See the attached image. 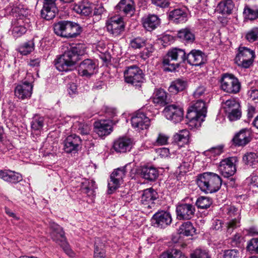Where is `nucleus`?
I'll list each match as a JSON object with an SVG mask.
<instances>
[{
    "label": "nucleus",
    "mask_w": 258,
    "mask_h": 258,
    "mask_svg": "<svg viewBox=\"0 0 258 258\" xmlns=\"http://www.w3.org/2000/svg\"><path fill=\"white\" fill-rule=\"evenodd\" d=\"M86 47L82 44L71 46L62 54L56 56L53 64L59 72L71 71L80 59V56L86 53Z\"/></svg>",
    "instance_id": "1"
},
{
    "label": "nucleus",
    "mask_w": 258,
    "mask_h": 258,
    "mask_svg": "<svg viewBox=\"0 0 258 258\" xmlns=\"http://www.w3.org/2000/svg\"><path fill=\"white\" fill-rule=\"evenodd\" d=\"M187 54L185 50L173 47L168 50L166 55L163 59V65L164 70L172 72L178 68L180 64L186 60Z\"/></svg>",
    "instance_id": "2"
},
{
    "label": "nucleus",
    "mask_w": 258,
    "mask_h": 258,
    "mask_svg": "<svg viewBox=\"0 0 258 258\" xmlns=\"http://www.w3.org/2000/svg\"><path fill=\"white\" fill-rule=\"evenodd\" d=\"M207 113L205 102L203 99L197 100L189 107L186 114L189 125L191 127H199L204 121Z\"/></svg>",
    "instance_id": "3"
},
{
    "label": "nucleus",
    "mask_w": 258,
    "mask_h": 258,
    "mask_svg": "<svg viewBox=\"0 0 258 258\" xmlns=\"http://www.w3.org/2000/svg\"><path fill=\"white\" fill-rule=\"evenodd\" d=\"M49 228L50 235L53 241L59 244L67 255L73 257L75 254L67 241L64 232L62 228L54 222H50Z\"/></svg>",
    "instance_id": "4"
},
{
    "label": "nucleus",
    "mask_w": 258,
    "mask_h": 258,
    "mask_svg": "<svg viewBox=\"0 0 258 258\" xmlns=\"http://www.w3.org/2000/svg\"><path fill=\"white\" fill-rule=\"evenodd\" d=\"M124 77L126 83L132 85L139 90L142 88L145 81L142 70L135 65L126 68L124 72Z\"/></svg>",
    "instance_id": "5"
},
{
    "label": "nucleus",
    "mask_w": 258,
    "mask_h": 258,
    "mask_svg": "<svg viewBox=\"0 0 258 258\" xmlns=\"http://www.w3.org/2000/svg\"><path fill=\"white\" fill-rule=\"evenodd\" d=\"M158 198L157 192L153 188L145 189L141 197L140 210L143 213L148 214L156 209L155 201Z\"/></svg>",
    "instance_id": "6"
},
{
    "label": "nucleus",
    "mask_w": 258,
    "mask_h": 258,
    "mask_svg": "<svg viewBox=\"0 0 258 258\" xmlns=\"http://www.w3.org/2000/svg\"><path fill=\"white\" fill-rule=\"evenodd\" d=\"M255 57L254 50L247 47L239 46L234 61L238 66L248 69L252 66Z\"/></svg>",
    "instance_id": "7"
},
{
    "label": "nucleus",
    "mask_w": 258,
    "mask_h": 258,
    "mask_svg": "<svg viewBox=\"0 0 258 258\" xmlns=\"http://www.w3.org/2000/svg\"><path fill=\"white\" fill-rule=\"evenodd\" d=\"M34 78L31 73H27L25 80L17 85L14 90L15 96L19 99L24 100L31 97L33 91Z\"/></svg>",
    "instance_id": "8"
},
{
    "label": "nucleus",
    "mask_w": 258,
    "mask_h": 258,
    "mask_svg": "<svg viewBox=\"0 0 258 258\" xmlns=\"http://www.w3.org/2000/svg\"><path fill=\"white\" fill-rule=\"evenodd\" d=\"M221 89L228 93L236 94L239 92L241 83L239 80L232 74L228 73L222 75L220 79Z\"/></svg>",
    "instance_id": "9"
},
{
    "label": "nucleus",
    "mask_w": 258,
    "mask_h": 258,
    "mask_svg": "<svg viewBox=\"0 0 258 258\" xmlns=\"http://www.w3.org/2000/svg\"><path fill=\"white\" fill-rule=\"evenodd\" d=\"M108 33L113 37H117L123 32L125 24L122 17L114 16L109 18L106 22Z\"/></svg>",
    "instance_id": "10"
},
{
    "label": "nucleus",
    "mask_w": 258,
    "mask_h": 258,
    "mask_svg": "<svg viewBox=\"0 0 258 258\" xmlns=\"http://www.w3.org/2000/svg\"><path fill=\"white\" fill-rule=\"evenodd\" d=\"M222 106L230 120H236L241 117L240 104L236 99L230 98L223 102Z\"/></svg>",
    "instance_id": "11"
},
{
    "label": "nucleus",
    "mask_w": 258,
    "mask_h": 258,
    "mask_svg": "<svg viewBox=\"0 0 258 258\" xmlns=\"http://www.w3.org/2000/svg\"><path fill=\"white\" fill-rule=\"evenodd\" d=\"M172 221L170 213L163 210L158 211L151 218L152 225L160 229L166 228L171 224Z\"/></svg>",
    "instance_id": "12"
},
{
    "label": "nucleus",
    "mask_w": 258,
    "mask_h": 258,
    "mask_svg": "<svg viewBox=\"0 0 258 258\" xmlns=\"http://www.w3.org/2000/svg\"><path fill=\"white\" fill-rule=\"evenodd\" d=\"M222 178H197V183L206 193L217 191L222 184Z\"/></svg>",
    "instance_id": "13"
},
{
    "label": "nucleus",
    "mask_w": 258,
    "mask_h": 258,
    "mask_svg": "<svg viewBox=\"0 0 258 258\" xmlns=\"http://www.w3.org/2000/svg\"><path fill=\"white\" fill-rule=\"evenodd\" d=\"M166 118L174 123L180 122L183 117V109L181 106L176 104L167 105L164 109Z\"/></svg>",
    "instance_id": "14"
},
{
    "label": "nucleus",
    "mask_w": 258,
    "mask_h": 258,
    "mask_svg": "<svg viewBox=\"0 0 258 258\" xmlns=\"http://www.w3.org/2000/svg\"><path fill=\"white\" fill-rule=\"evenodd\" d=\"M131 123L137 131L146 130L150 125V119L143 111L138 110L132 117Z\"/></svg>",
    "instance_id": "15"
},
{
    "label": "nucleus",
    "mask_w": 258,
    "mask_h": 258,
    "mask_svg": "<svg viewBox=\"0 0 258 258\" xmlns=\"http://www.w3.org/2000/svg\"><path fill=\"white\" fill-rule=\"evenodd\" d=\"M224 210L228 216V218H231L227 222V230L229 233H231L233 230L240 226V215L239 210L233 206H228L224 208Z\"/></svg>",
    "instance_id": "16"
},
{
    "label": "nucleus",
    "mask_w": 258,
    "mask_h": 258,
    "mask_svg": "<svg viewBox=\"0 0 258 258\" xmlns=\"http://www.w3.org/2000/svg\"><path fill=\"white\" fill-rule=\"evenodd\" d=\"M195 206L191 204L183 203L176 206V217L179 220H188L194 217L195 213Z\"/></svg>",
    "instance_id": "17"
},
{
    "label": "nucleus",
    "mask_w": 258,
    "mask_h": 258,
    "mask_svg": "<svg viewBox=\"0 0 258 258\" xmlns=\"http://www.w3.org/2000/svg\"><path fill=\"white\" fill-rule=\"evenodd\" d=\"M134 144L132 139L127 137H119L113 142L112 149L117 153H125L131 150Z\"/></svg>",
    "instance_id": "18"
},
{
    "label": "nucleus",
    "mask_w": 258,
    "mask_h": 258,
    "mask_svg": "<svg viewBox=\"0 0 258 258\" xmlns=\"http://www.w3.org/2000/svg\"><path fill=\"white\" fill-rule=\"evenodd\" d=\"M82 140L75 134L68 136L64 141L63 149L66 153H76L81 148Z\"/></svg>",
    "instance_id": "19"
},
{
    "label": "nucleus",
    "mask_w": 258,
    "mask_h": 258,
    "mask_svg": "<svg viewBox=\"0 0 258 258\" xmlns=\"http://www.w3.org/2000/svg\"><path fill=\"white\" fill-rule=\"evenodd\" d=\"M97 67V64L95 60L85 59L80 63L78 73L82 77L90 78L95 74Z\"/></svg>",
    "instance_id": "20"
},
{
    "label": "nucleus",
    "mask_w": 258,
    "mask_h": 258,
    "mask_svg": "<svg viewBox=\"0 0 258 258\" xmlns=\"http://www.w3.org/2000/svg\"><path fill=\"white\" fill-rule=\"evenodd\" d=\"M236 159L234 157L224 159L220 162L219 170L224 177H230L235 173L236 169L234 162Z\"/></svg>",
    "instance_id": "21"
},
{
    "label": "nucleus",
    "mask_w": 258,
    "mask_h": 258,
    "mask_svg": "<svg viewBox=\"0 0 258 258\" xmlns=\"http://www.w3.org/2000/svg\"><path fill=\"white\" fill-rule=\"evenodd\" d=\"M110 119H101L94 122L95 132L99 137L108 136L112 131V122Z\"/></svg>",
    "instance_id": "22"
},
{
    "label": "nucleus",
    "mask_w": 258,
    "mask_h": 258,
    "mask_svg": "<svg viewBox=\"0 0 258 258\" xmlns=\"http://www.w3.org/2000/svg\"><path fill=\"white\" fill-rule=\"evenodd\" d=\"M186 61L189 64L199 66L207 62V56L201 50L192 49L186 56Z\"/></svg>",
    "instance_id": "23"
},
{
    "label": "nucleus",
    "mask_w": 258,
    "mask_h": 258,
    "mask_svg": "<svg viewBox=\"0 0 258 258\" xmlns=\"http://www.w3.org/2000/svg\"><path fill=\"white\" fill-rule=\"evenodd\" d=\"M152 99L154 104L160 107L165 106L170 102L168 93L162 88L156 89L154 90Z\"/></svg>",
    "instance_id": "24"
},
{
    "label": "nucleus",
    "mask_w": 258,
    "mask_h": 258,
    "mask_svg": "<svg viewBox=\"0 0 258 258\" xmlns=\"http://www.w3.org/2000/svg\"><path fill=\"white\" fill-rule=\"evenodd\" d=\"M94 5L88 0H82L76 4L73 10L77 13L84 16H88L92 14Z\"/></svg>",
    "instance_id": "25"
},
{
    "label": "nucleus",
    "mask_w": 258,
    "mask_h": 258,
    "mask_svg": "<svg viewBox=\"0 0 258 258\" xmlns=\"http://www.w3.org/2000/svg\"><path fill=\"white\" fill-rule=\"evenodd\" d=\"M250 133L246 128L242 129L237 133L232 139L233 144L236 146H244L251 141Z\"/></svg>",
    "instance_id": "26"
},
{
    "label": "nucleus",
    "mask_w": 258,
    "mask_h": 258,
    "mask_svg": "<svg viewBox=\"0 0 258 258\" xmlns=\"http://www.w3.org/2000/svg\"><path fill=\"white\" fill-rule=\"evenodd\" d=\"M168 18L170 20L175 23H183L187 20L186 10L183 9H175L169 13Z\"/></svg>",
    "instance_id": "27"
},
{
    "label": "nucleus",
    "mask_w": 258,
    "mask_h": 258,
    "mask_svg": "<svg viewBox=\"0 0 258 258\" xmlns=\"http://www.w3.org/2000/svg\"><path fill=\"white\" fill-rule=\"evenodd\" d=\"M143 27L148 31L155 29L160 24V20L155 15H150L142 19Z\"/></svg>",
    "instance_id": "28"
},
{
    "label": "nucleus",
    "mask_w": 258,
    "mask_h": 258,
    "mask_svg": "<svg viewBox=\"0 0 258 258\" xmlns=\"http://www.w3.org/2000/svg\"><path fill=\"white\" fill-rule=\"evenodd\" d=\"M189 132L187 130H182L176 133L173 136L175 146L182 147L189 142Z\"/></svg>",
    "instance_id": "29"
},
{
    "label": "nucleus",
    "mask_w": 258,
    "mask_h": 258,
    "mask_svg": "<svg viewBox=\"0 0 258 258\" xmlns=\"http://www.w3.org/2000/svg\"><path fill=\"white\" fill-rule=\"evenodd\" d=\"M115 9L118 12L124 15H132L135 10L134 3L132 0H120Z\"/></svg>",
    "instance_id": "30"
},
{
    "label": "nucleus",
    "mask_w": 258,
    "mask_h": 258,
    "mask_svg": "<svg viewBox=\"0 0 258 258\" xmlns=\"http://www.w3.org/2000/svg\"><path fill=\"white\" fill-rule=\"evenodd\" d=\"M135 171L142 177H158L159 176L157 169L152 166H142Z\"/></svg>",
    "instance_id": "31"
},
{
    "label": "nucleus",
    "mask_w": 258,
    "mask_h": 258,
    "mask_svg": "<svg viewBox=\"0 0 258 258\" xmlns=\"http://www.w3.org/2000/svg\"><path fill=\"white\" fill-rule=\"evenodd\" d=\"M177 37L185 43H193L195 40V36L191 29L185 28L178 31Z\"/></svg>",
    "instance_id": "32"
},
{
    "label": "nucleus",
    "mask_w": 258,
    "mask_h": 258,
    "mask_svg": "<svg viewBox=\"0 0 258 258\" xmlns=\"http://www.w3.org/2000/svg\"><path fill=\"white\" fill-rule=\"evenodd\" d=\"M234 7L232 0H223L218 5L217 11L222 15H229L232 13Z\"/></svg>",
    "instance_id": "33"
},
{
    "label": "nucleus",
    "mask_w": 258,
    "mask_h": 258,
    "mask_svg": "<svg viewBox=\"0 0 258 258\" xmlns=\"http://www.w3.org/2000/svg\"><path fill=\"white\" fill-rule=\"evenodd\" d=\"M187 86L186 81L182 79H177L171 82L168 90L173 94H177L185 90Z\"/></svg>",
    "instance_id": "34"
},
{
    "label": "nucleus",
    "mask_w": 258,
    "mask_h": 258,
    "mask_svg": "<svg viewBox=\"0 0 258 258\" xmlns=\"http://www.w3.org/2000/svg\"><path fill=\"white\" fill-rule=\"evenodd\" d=\"M66 30L65 38H75L80 34L81 28L78 24L68 21Z\"/></svg>",
    "instance_id": "35"
},
{
    "label": "nucleus",
    "mask_w": 258,
    "mask_h": 258,
    "mask_svg": "<svg viewBox=\"0 0 258 258\" xmlns=\"http://www.w3.org/2000/svg\"><path fill=\"white\" fill-rule=\"evenodd\" d=\"M133 171V170L131 169L130 166L126 165L114 169L111 174L110 177H115L117 176L119 177H123V176L133 177L131 174V172Z\"/></svg>",
    "instance_id": "36"
},
{
    "label": "nucleus",
    "mask_w": 258,
    "mask_h": 258,
    "mask_svg": "<svg viewBox=\"0 0 258 258\" xmlns=\"http://www.w3.org/2000/svg\"><path fill=\"white\" fill-rule=\"evenodd\" d=\"M105 257L106 253L104 249V244L99 238H96L95 240L93 258Z\"/></svg>",
    "instance_id": "37"
},
{
    "label": "nucleus",
    "mask_w": 258,
    "mask_h": 258,
    "mask_svg": "<svg viewBox=\"0 0 258 258\" xmlns=\"http://www.w3.org/2000/svg\"><path fill=\"white\" fill-rule=\"evenodd\" d=\"M85 181L82 182V189L88 196L95 195V189L97 188L95 182L90 178H84Z\"/></svg>",
    "instance_id": "38"
},
{
    "label": "nucleus",
    "mask_w": 258,
    "mask_h": 258,
    "mask_svg": "<svg viewBox=\"0 0 258 258\" xmlns=\"http://www.w3.org/2000/svg\"><path fill=\"white\" fill-rule=\"evenodd\" d=\"M72 130L82 135H86L89 134L90 127L83 121H77L74 122Z\"/></svg>",
    "instance_id": "39"
},
{
    "label": "nucleus",
    "mask_w": 258,
    "mask_h": 258,
    "mask_svg": "<svg viewBox=\"0 0 258 258\" xmlns=\"http://www.w3.org/2000/svg\"><path fill=\"white\" fill-rule=\"evenodd\" d=\"M179 234L184 236H192L196 232V229L192 223L187 221L183 223L178 229Z\"/></svg>",
    "instance_id": "40"
},
{
    "label": "nucleus",
    "mask_w": 258,
    "mask_h": 258,
    "mask_svg": "<svg viewBox=\"0 0 258 258\" xmlns=\"http://www.w3.org/2000/svg\"><path fill=\"white\" fill-rule=\"evenodd\" d=\"M243 162L253 167L258 166V155L253 152L247 153L243 157Z\"/></svg>",
    "instance_id": "41"
},
{
    "label": "nucleus",
    "mask_w": 258,
    "mask_h": 258,
    "mask_svg": "<svg viewBox=\"0 0 258 258\" xmlns=\"http://www.w3.org/2000/svg\"><path fill=\"white\" fill-rule=\"evenodd\" d=\"M159 258H187L181 252L176 248H170L163 253Z\"/></svg>",
    "instance_id": "42"
},
{
    "label": "nucleus",
    "mask_w": 258,
    "mask_h": 258,
    "mask_svg": "<svg viewBox=\"0 0 258 258\" xmlns=\"http://www.w3.org/2000/svg\"><path fill=\"white\" fill-rule=\"evenodd\" d=\"M67 23L68 21H62L54 24L53 30L55 34L57 36L65 37Z\"/></svg>",
    "instance_id": "43"
},
{
    "label": "nucleus",
    "mask_w": 258,
    "mask_h": 258,
    "mask_svg": "<svg viewBox=\"0 0 258 258\" xmlns=\"http://www.w3.org/2000/svg\"><path fill=\"white\" fill-rule=\"evenodd\" d=\"M26 31V28L21 24L20 21H18L14 24L12 29V34L14 37L18 38L25 34Z\"/></svg>",
    "instance_id": "44"
},
{
    "label": "nucleus",
    "mask_w": 258,
    "mask_h": 258,
    "mask_svg": "<svg viewBox=\"0 0 258 258\" xmlns=\"http://www.w3.org/2000/svg\"><path fill=\"white\" fill-rule=\"evenodd\" d=\"M44 119L43 116L38 115H35L31 121V128L34 131H40L44 125Z\"/></svg>",
    "instance_id": "45"
},
{
    "label": "nucleus",
    "mask_w": 258,
    "mask_h": 258,
    "mask_svg": "<svg viewBox=\"0 0 258 258\" xmlns=\"http://www.w3.org/2000/svg\"><path fill=\"white\" fill-rule=\"evenodd\" d=\"M212 204V200L208 197L201 196L197 200L196 205L199 209H206Z\"/></svg>",
    "instance_id": "46"
},
{
    "label": "nucleus",
    "mask_w": 258,
    "mask_h": 258,
    "mask_svg": "<svg viewBox=\"0 0 258 258\" xmlns=\"http://www.w3.org/2000/svg\"><path fill=\"white\" fill-rule=\"evenodd\" d=\"M146 41L144 37L138 36L133 38L130 41V47L134 49H140L145 45Z\"/></svg>",
    "instance_id": "47"
},
{
    "label": "nucleus",
    "mask_w": 258,
    "mask_h": 258,
    "mask_svg": "<svg viewBox=\"0 0 258 258\" xmlns=\"http://www.w3.org/2000/svg\"><path fill=\"white\" fill-rule=\"evenodd\" d=\"M190 168L189 163L186 161L185 159H184L182 164L178 167L176 171V177H182L188 175L187 173L189 171Z\"/></svg>",
    "instance_id": "48"
},
{
    "label": "nucleus",
    "mask_w": 258,
    "mask_h": 258,
    "mask_svg": "<svg viewBox=\"0 0 258 258\" xmlns=\"http://www.w3.org/2000/svg\"><path fill=\"white\" fill-rule=\"evenodd\" d=\"M245 38L249 43L258 41V27H253L248 31L245 33Z\"/></svg>",
    "instance_id": "49"
},
{
    "label": "nucleus",
    "mask_w": 258,
    "mask_h": 258,
    "mask_svg": "<svg viewBox=\"0 0 258 258\" xmlns=\"http://www.w3.org/2000/svg\"><path fill=\"white\" fill-rule=\"evenodd\" d=\"M243 15L245 19L249 20H255L258 18V10L246 6L243 11Z\"/></svg>",
    "instance_id": "50"
},
{
    "label": "nucleus",
    "mask_w": 258,
    "mask_h": 258,
    "mask_svg": "<svg viewBox=\"0 0 258 258\" xmlns=\"http://www.w3.org/2000/svg\"><path fill=\"white\" fill-rule=\"evenodd\" d=\"M34 43L30 41L25 43L19 48V52L22 55H27L34 50Z\"/></svg>",
    "instance_id": "51"
},
{
    "label": "nucleus",
    "mask_w": 258,
    "mask_h": 258,
    "mask_svg": "<svg viewBox=\"0 0 258 258\" xmlns=\"http://www.w3.org/2000/svg\"><path fill=\"white\" fill-rule=\"evenodd\" d=\"M119 178H110L108 181V193L112 194L120 185Z\"/></svg>",
    "instance_id": "52"
},
{
    "label": "nucleus",
    "mask_w": 258,
    "mask_h": 258,
    "mask_svg": "<svg viewBox=\"0 0 258 258\" xmlns=\"http://www.w3.org/2000/svg\"><path fill=\"white\" fill-rule=\"evenodd\" d=\"M208 94V92L206 87L204 86H199L193 93V96L195 98H201L204 99Z\"/></svg>",
    "instance_id": "53"
},
{
    "label": "nucleus",
    "mask_w": 258,
    "mask_h": 258,
    "mask_svg": "<svg viewBox=\"0 0 258 258\" xmlns=\"http://www.w3.org/2000/svg\"><path fill=\"white\" fill-rule=\"evenodd\" d=\"M246 248L251 252L258 253V238H253L249 240Z\"/></svg>",
    "instance_id": "54"
},
{
    "label": "nucleus",
    "mask_w": 258,
    "mask_h": 258,
    "mask_svg": "<svg viewBox=\"0 0 258 258\" xmlns=\"http://www.w3.org/2000/svg\"><path fill=\"white\" fill-rule=\"evenodd\" d=\"M169 136L163 133H159L154 144L157 146H163L167 144Z\"/></svg>",
    "instance_id": "55"
},
{
    "label": "nucleus",
    "mask_w": 258,
    "mask_h": 258,
    "mask_svg": "<svg viewBox=\"0 0 258 258\" xmlns=\"http://www.w3.org/2000/svg\"><path fill=\"white\" fill-rule=\"evenodd\" d=\"M191 258H211L208 252L201 249L195 250L190 254Z\"/></svg>",
    "instance_id": "56"
},
{
    "label": "nucleus",
    "mask_w": 258,
    "mask_h": 258,
    "mask_svg": "<svg viewBox=\"0 0 258 258\" xmlns=\"http://www.w3.org/2000/svg\"><path fill=\"white\" fill-rule=\"evenodd\" d=\"M239 252L237 249H228L224 251L223 258H239Z\"/></svg>",
    "instance_id": "57"
},
{
    "label": "nucleus",
    "mask_w": 258,
    "mask_h": 258,
    "mask_svg": "<svg viewBox=\"0 0 258 258\" xmlns=\"http://www.w3.org/2000/svg\"><path fill=\"white\" fill-rule=\"evenodd\" d=\"M21 176L19 173L10 170H1L0 177H19Z\"/></svg>",
    "instance_id": "58"
},
{
    "label": "nucleus",
    "mask_w": 258,
    "mask_h": 258,
    "mask_svg": "<svg viewBox=\"0 0 258 258\" xmlns=\"http://www.w3.org/2000/svg\"><path fill=\"white\" fill-rule=\"evenodd\" d=\"M151 3L157 7L160 8H168L170 4V0H151Z\"/></svg>",
    "instance_id": "59"
},
{
    "label": "nucleus",
    "mask_w": 258,
    "mask_h": 258,
    "mask_svg": "<svg viewBox=\"0 0 258 258\" xmlns=\"http://www.w3.org/2000/svg\"><path fill=\"white\" fill-rule=\"evenodd\" d=\"M93 16L98 20L100 19L102 15L105 12V10L102 5H97L95 8H93Z\"/></svg>",
    "instance_id": "60"
},
{
    "label": "nucleus",
    "mask_w": 258,
    "mask_h": 258,
    "mask_svg": "<svg viewBox=\"0 0 258 258\" xmlns=\"http://www.w3.org/2000/svg\"><path fill=\"white\" fill-rule=\"evenodd\" d=\"M154 51V48L152 46L146 47L140 53L141 57L145 60L149 58Z\"/></svg>",
    "instance_id": "61"
},
{
    "label": "nucleus",
    "mask_w": 258,
    "mask_h": 258,
    "mask_svg": "<svg viewBox=\"0 0 258 258\" xmlns=\"http://www.w3.org/2000/svg\"><path fill=\"white\" fill-rule=\"evenodd\" d=\"M205 153L207 155H210V157H211L212 156H215L219 155L222 153V148L221 147L212 148L209 150L206 151Z\"/></svg>",
    "instance_id": "62"
},
{
    "label": "nucleus",
    "mask_w": 258,
    "mask_h": 258,
    "mask_svg": "<svg viewBox=\"0 0 258 258\" xmlns=\"http://www.w3.org/2000/svg\"><path fill=\"white\" fill-rule=\"evenodd\" d=\"M250 99L258 107V90L251 89L248 92Z\"/></svg>",
    "instance_id": "63"
},
{
    "label": "nucleus",
    "mask_w": 258,
    "mask_h": 258,
    "mask_svg": "<svg viewBox=\"0 0 258 258\" xmlns=\"http://www.w3.org/2000/svg\"><path fill=\"white\" fill-rule=\"evenodd\" d=\"M243 238L239 234H236L231 239V243L233 246H239Z\"/></svg>",
    "instance_id": "64"
}]
</instances>
